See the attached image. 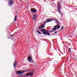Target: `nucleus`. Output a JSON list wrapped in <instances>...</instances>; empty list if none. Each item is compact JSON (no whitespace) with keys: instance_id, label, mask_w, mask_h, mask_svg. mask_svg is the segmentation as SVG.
<instances>
[{"instance_id":"f257e3e1","label":"nucleus","mask_w":77,"mask_h":77,"mask_svg":"<svg viewBox=\"0 0 77 77\" xmlns=\"http://www.w3.org/2000/svg\"><path fill=\"white\" fill-rule=\"evenodd\" d=\"M62 5V3H61V2H58L57 4V11L58 12H59V14H61V15H62V12H61V5Z\"/></svg>"},{"instance_id":"f03ea898","label":"nucleus","mask_w":77,"mask_h":77,"mask_svg":"<svg viewBox=\"0 0 77 77\" xmlns=\"http://www.w3.org/2000/svg\"><path fill=\"white\" fill-rule=\"evenodd\" d=\"M24 72H26L25 71H16V73L18 75H21V74L24 73Z\"/></svg>"},{"instance_id":"7ed1b4c3","label":"nucleus","mask_w":77,"mask_h":77,"mask_svg":"<svg viewBox=\"0 0 77 77\" xmlns=\"http://www.w3.org/2000/svg\"><path fill=\"white\" fill-rule=\"evenodd\" d=\"M33 75V72H29L28 73L25 75L26 76H32Z\"/></svg>"},{"instance_id":"20e7f679","label":"nucleus","mask_w":77,"mask_h":77,"mask_svg":"<svg viewBox=\"0 0 77 77\" xmlns=\"http://www.w3.org/2000/svg\"><path fill=\"white\" fill-rule=\"evenodd\" d=\"M30 11L33 13H36V9L35 8H32Z\"/></svg>"},{"instance_id":"39448f33","label":"nucleus","mask_w":77,"mask_h":77,"mask_svg":"<svg viewBox=\"0 0 77 77\" xmlns=\"http://www.w3.org/2000/svg\"><path fill=\"white\" fill-rule=\"evenodd\" d=\"M14 3V2L12 0H9L8 1V4L10 5H12Z\"/></svg>"},{"instance_id":"423d86ee","label":"nucleus","mask_w":77,"mask_h":77,"mask_svg":"<svg viewBox=\"0 0 77 77\" xmlns=\"http://www.w3.org/2000/svg\"><path fill=\"white\" fill-rule=\"evenodd\" d=\"M45 25V24H44L43 25H41L40 26V27H39L38 29H43V28H44L45 27V26H44Z\"/></svg>"},{"instance_id":"0eeeda50","label":"nucleus","mask_w":77,"mask_h":77,"mask_svg":"<svg viewBox=\"0 0 77 77\" xmlns=\"http://www.w3.org/2000/svg\"><path fill=\"white\" fill-rule=\"evenodd\" d=\"M32 57H30V56H28V57L27 60H29V62L31 63L32 62H30V61L31 60H32Z\"/></svg>"},{"instance_id":"6e6552de","label":"nucleus","mask_w":77,"mask_h":77,"mask_svg":"<svg viewBox=\"0 0 77 77\" xmlns=\"http://www.w3.org/2000/svg\"><path fill=\"white\" fill-rule=\"evenodd\" d=\"M17 61H15L13 63L14 68H15L16 67V65H17Z\"/></svg>"},{"instance_id":"1a4fd4ad","label":"nucleus","mask_w":77,"mask_h":77,"mask_svg":"<svg viewBox=\"0 0 77 77\" xmlns=\"http://www.w3.org/2000/svg\"><path fill=\"white\" fill-rule=\"evenodd\" d=\"M43 34L45 35H48V36H50V33H48L47 32H43Z\"/></svg>"},{"instance_id":"9d476101","label":"nucleus","mask_w":77,"mask_h":77,"mask_svg":"<svg viewBox=\"0 0 77 77\" xmlns=\"http://www.w3.org/2000/svg\"><path fill=\"white\" fill-rule=\"evenodd\" d=\"M37 17V16L36 15H33V20H35V19H36V18Z\"/></svg>"},{"instance_id":"9b49d317","label":"nucleus","mask_w":77,"mask_h":77,"mask_svg":"<svg viewBox=\"0 0 77 77\" xmlns=\"http://www.w3.org/2000/svg\"><path fill=\"white\" fill-rule=\"evenodd\" d=\"M41 31L42 32L43 34H44V32H45V31H46V29H41Z\"/></svg>"},{"instance_id":"f8f14e48","label":"nucleus","mask_w":77,"mask_h":77,"mask_svg":"<svg viewBox=\"0 0 77 77\" xmlns=\"http://www.w3.org/2000/svg\"><path fill=\"white\" fill-rule=\"evenodd\" d=\"M52 20H51L47 21L46 22H45L44 23V24H45L46 23H48V22H51V21H52Z\"/></svg>"},{"instance_id":"ddd939ff","label":"nucleus","mask_w":77,"mask_h":77,"mask_svg":"<svg viewBox=\"0 0 77 77\" xmlns=\"http://www.w3.org/2000/svg\"><path fill=\"white\" fill-rule=\"evenodd\" d=\"M17 15H16L14 17V21H17Z\"/></svg>"},{"instance_id":"4468645a","label":"nucleus","mask_w":77,"mask_h":77,"mask_svg":"<svg viewBox=\"0 0 77 77\" xmlns=\"http://www.w3.org/2000/svg\"><path fill=\"white\" fill-rule=\"evenodd\" d=\"M51 30H54V31H56L57 30V28H52Z\"/></svg>"},{"instance_id":"2eb2a0df","label":"nucleus","mask_w":77,"mask_h":77,"mask_svg":"<svg viewBox=\"0 0 77 77\" xmlns=\"http://www.w3.org/2000/svg\"><path fill=\"white\" fill-rule=\"evenodd\" d=\"M55 21L57 22L56 23H57V24H60V22L57 20H56Z\"/></svg>"},{"instance_id":"dca6fc26","label":"nucleus","mask_w":77,"mask_h":77,"mask_svg":"<svg viewBox=\"0 0 77 77\" xmlns=\"http://www.w3.org/2000/svg\"><path fill=\"white\" fill-rule=\"evenodd\" d=\"M57 29H60V26L59 25H57Z\"/></svg>"},{"instance_id":"f3484780","label":"nucleus","mask_w":77,"mask_h":77,"mask_svg":"<svg viewBox=\"0 0 77 77\" xmlns=\"http://www.w3.org/2000/svg\"><path fill=\"white\" fill-rule=\"evenodd\" d=\"M68 50H69V51H70V53H71V49L70 48H69Z\"/></svg>"},{"instance_id":"a211bd4d","label":"nucleus","mask_w":77,"mask_h":77,"mask_svg":"<svg viewBox=\"0 0 77 77\" xmlns=\"http://www.w3.org/2000/svg\"><path fill=\"white\" fill-rule=\"evenodd\" d=\"M62 28L61 29V30H62L63 29V26H62Z\"/></svg>"},{"instance_id":"6ab92c4d","label":"nucleus","mask_w":77,"mask_h":77,"mask_svg":"<svg viewBox=\"0 0 77 77\" xmlns=\"http://www.w3.org/2000/svg\"><path fill=\"white\" fill-rule=\"evenodd\" d=\"M60 31V30L59 31H57L56 32H55L54 33V34H56V33H57V32H59Z\"/></svg>"},{"instance_id":"aec40b11","label":"nucleus","mask_w":77,"mask_h":77,"mask_svg":"<svg viewBox=\"0 0 77 77\" xmlns=\"http://www.w3.org/2000/svg\"><path fill=\"white\" fill-rule=\"evenodd\" d=\"M38 33L39 34H41V35H42V33L40 32L39 31H38Z\"/></svg>"},{"instance_id":"412c9836","label":"nucleus","mask_w":77,"mask_h":77,"mask_svg":"<svg viewBox=\"0 0 77 77\" xmlns=\"http://www.w3.org/2000/svg\"><path fill=\"white\" fill-rule=\"evenodd\" d=\"M55 35L54 33H53V34H52L51 35V36H53V35Z\"/></svg>"},{"instance_id":"4be33fe9","label":"nucleus","mask_w":77,"mask_h":77,"mask_svg":"<svg viewBox=\"0 0 77 77\" xmlns=\"http://www.w3.org/2000/svg\"><path fill=\"white\" fill-rule=\"evenodd\" d=\"M46 33H48V32H49V31H48V30H46Z\"/></svg>"},{"instance_id":"5701e85b","label":"nucleus","mask_w":77,"mask_h":77,"mask_svg":"<svg viewBox=\"0 0 77 77\" xmlns=\"http://www.w3.org/2000/svg\"><path fill=\"white\" fill-rule=\"evenodd\" d=\"M55 31H54V30H52V33H53V32H55Z\"/></svg>"},{"instance_id":"b1692460","label":"nucleus","mask_w":77,"mask_h":77,"mask_svg":"<svg viewBox=\"0 0 77 77\" xmlns=\"http://www.w3.org/2000/svg\"><path fill=\"white\" fill-rule=\"evenodd\" d=\"M49 32H51V33H52V31H49Z\"/></svg>"},{"instance_id":"393cba45","label":"nucleus","mask_w":77,"mask_h":77,"mask_svg":"<svg viewBox=\"0 0 77 77\" xmlns=\"http://www.w3.org/2000/svg\"><path fill=\"white\" fill-rule=\"evenodd\" d=\"M56 27H57V26H54V27L56 28Z\"/></svg>"},{"instance_id":"a878e982","label":"nucleus","mask_w":77,"mask_h":77,"mask_svg":"<svg viewBox=\"0 0 77 77\" xmlns=\"http://www.w3.org/2000/svg\"><path fill=\"white\" fill-rule=\"evenodd\" d=\"M39 32V31H38V30L37 31H36L37 32Z\"/></svg>"},{"instance_id":"bb28decb","label":"nucleus","mask_w":77,"mask_h":77,"mask_svg":"<svg viewBox=\"0 0 77 77\" xmlns=\"http://www.w3.org/2000/svg\"><path fill=\"white\" fill-rule=\"evenodd\" d=\"M46 20H48V19H47Z\"/></svg>"}]
</instances>
